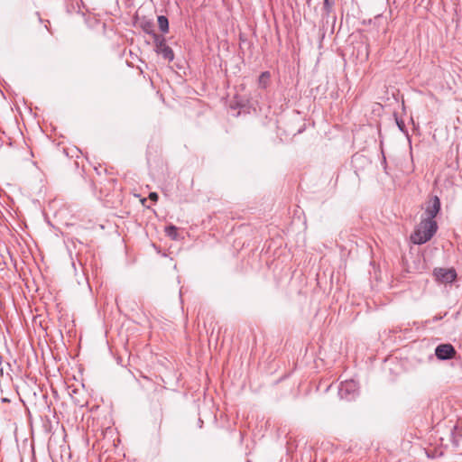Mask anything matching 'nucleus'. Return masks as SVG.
Instances as JSON below:
<instances>
[{
	"label": "nucleus",
	"mask_w": 462,
	"mask_h": 462,
	"mask_svg": "<svg viewBox=\"0 0 462 462\" xmlns=\"http://www.w3.org/2000/svg\"><path fill=\"white\" fill-rule=\"evenodd\" d=\"M438 230L436 220L420 217V221L411 235V240L416 245H422L430 241Z\"/></svg>",
	"instance_id": "nucleus-1"
},
{
	"label": "nucleus",
	"mask_w": 462,
	"mask_h": 462,
	"mask_svg": "<svg viewBox=\"0 0 462 462\" xmlns=\"http://www.w3.org/2000/svg\"><path fill=\"white\" fill-rule=\"evenodd\" d=\"M153 43L154 51L157 54L162 55V57L169 62L173 60V51L170 46L167 45L166 39L163 35L153 34Z\"/></svg>",
	"instance_id": "nucleus-2"
},
{
	"label": "nucleus",
	"mask_w": 462,
	"mask_h": 462,
	"mask_svg": "<svg viewBox=\"0 0 462 462\" xmlns=\"http://www.w3.org/2000/svg\"><path fill=\"white\" fill-rule=\"evenodd\" d=\"M358 386L354 380H346L338 387V395L346 401H352L357 394Z\"/></svg>",
	"instance_id": "nucleus-3"
},
{
	"label": "nucleus",
	"mask_w": 462,
	"mask_h": 462,
	"mask_svg": "<svg viewBox=\"0 0 462 462\" xmlns=\"http://www.w3.org/2000/svg\"><path fill=\"white\" fill-rule=\"evenodd\" d=\"M441 203L438 196H432L425 204L424 213L421 217L435 220V217L440 211Z\"/></svg>",
	"instance_id": "nucleus-4"
},
{
	"label": "nucleus",
	"mask_w": 462,
	"mask_h": 462,
	"mask_svg": "<svg viewBox=\"0 0 462 462\" xmlns=\"http://www.w3.org/2000/svg\"><path fill=\"white\" fill-rule=\"evenodd\" d=\"M436 280L441 283H451L457 278V273L454 268H436L433 271Z\"/></svg>",
	"instance_id": "nucleus-5"
},
{
	"label": "nucleus",
	"mask_w": 462,
	"mask_h": 462,
	"mask_svg": "<svg viewBox=\"0 0 462 462\" xmlns=\"http://www.w3.org/2000/svg\"><path fill=\"white\" fill-rule=\"evenodd\" d=\"M456 354V349L451 344H440L435 348V355L439 360L452 359Z\"/></svg>",
	"instance_id": "nucleus-6"
},
{
	"label": "nucleus",
	"mask_w": 462,
	"mask_h": 462,
	"mask_svg": "<svg viewBox=\"0 0 462 462\" xmlns=\"http://www.w3.org/2000/svg\"><path fill=\"white\" fill-rule=\"evenodd\" d=\"M398 128L406 135L409 136V129L406 123H411V131L416 133L419 131V123L414 121V117H394Z\"/></svg>",
	"instance_id": "nucleus-7"
},
{
	"label": "nucleus",
	"mask_w": 462,
	"mask_h": 462,
	"mask_svg": "<svg viewBox=\"0 0 462 462\" xmlns=\"http://www.w3.org/2000/svg\"><path fill=\"white\" fill-rule=\"evenodd\" d=\"M271 82V73L270 71H263L258 77V88L265 89L270 85Z\"/></svg>",
	"instance_id": "nucleus-8"
},
{
	"label": "nucleus",
	"mask_w": 462,
	"mask_h": 462,
	"mask_svg": "<svg viewBox=\"0 0 462 462\" xmlns=\"http://www.w3.org/2000/svg\"><path fill=\"white\" fill-rule=\"evenodd\" d=\"M158 25L162 32L167 33L169 32V21L164 15L158 16Z\"/></svg>",
	"instance_id": "nucleus-9"
},
{
	"label": "nucleus",
	"mask_w": 462,
	"mask_h": 462,
	"mask_svg": "<svg viewBox=\"0 0 462 462\" xmlns=\"http://www.w3.org/2000/svg\"><path fill=\"white\" fill-rule=\"evenodd\" d=\"M165 233L169 237L174 240L178 238V228L175 226H166Z\"/></svg>",
	"instance_id": "nucleus-10"
},
{
	"label": "nucleus",
	"mask_w": 462,
	"mask_h": 462,
	"mask_svg": "<svg viewBox=\"0 0 462 462\" xmlns=\"http://www.w3.org/2000/svg\"><path fill=\"white\" fill-rule=\"evenodd\" d=\"M142 28L143 30L150 34L152 38H153V34H157L155 32H154V29H153V24L151 22H145L142 24Z\"/></svg>",
	"instance_id": "nucleus-11"
},
{
	"label": "nucleus",
	"mask_w": 462,
	"mask_h": 462,
	"mask_svg": "<svg viewBox=\"0 0 462 462\" xmlns=\"http://www.w3.org/2000/svg\"><path fill=\"white\" fill-rule=\"evenodd\" d=\"M334 5V0H324V9L327 13H329L331 10V7Z\"/></svg>",
	"instance_id": "nucleus-12"
},
{
	"label": "nucleus",
	"mask_w": 462,
	"mask_h": 462,
	"mask_svg": "<svg viewBox=\"0 0 462 462\" xmlns=\"http://www.w3.org/2000/svg\"><path fill=\"white\" fill-rule=\"evenodd\" d=\"M149 199L153 200V201H157L158 194L156 192H151L150 195H149Z\"/></svg>",
	"instance_id": "nucleus-13"
},
{
	"label": "nucleus",
	"mask_w": 462,
	"mask_h": 462,
	"mask_svg": "<svg viewBox=\"0 0 462 462\" xmlns=\"http://www.w3.org/2000/svg\"><path fill=\"white\" fill-rule=\"evenodd\" d=\"M376 106V108H374V110H373V111H374V112H378V113H379V112H380V109L382 108V106H381L380 104H376V106Z\"/></svg>",
	"instance_id": "nucleus-14"
},
{
	"label": "nucleus",
	"mask_w": 462,
	"mask_h": 462,
	"mask_svg": "<svg viewBox=\"0 0 462 462\" xmlns=\"http://www.w3.org/2000/svg\"><path fill=\"white\" fill-rule=\"evenodd\" d=\"M406 125H407L409 131L411 130V123H406Z\"/></svg>",
	"instance_id": "nucleus-15"
},
{
	"label": "nucleus",
	"mask_w": 462,
	"mask_h": 462,
	"mask_svg": "<svg viewBox=\"0 0 462 462\" xmlns=\"http://www.w3.org/2000/svg\"><path fill=\"white\" fill-rule=\"evenodd\" d=\"M440 319H441V317H437V316H435L433 319H434V320H439Z\"/></svg>",
	"instance_id": "nucleus-16"
},
{
	"label": "nucleus",
	"mask_w": 462,
	"mask_h": 462,
	"mask_svg": "<svg viewBox=\"0 0 462 462\" xmlns=\"http://www.w3.org/2000/svg\"><path fill=\"white\" fill-rule=\"evenodd\" d=\"M301 131H302L301 129H299V130L296 132V134H300V133H301ZM291 134H295V133H292V132H291Z\"/></svg>",
	"instance_id": "nucleus-17"
}]
</instances>
